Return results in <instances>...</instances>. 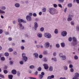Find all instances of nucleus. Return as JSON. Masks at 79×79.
<instances>
[{
	"mask_svg": "<svg viewBox=\"0 0 79 79\" xmlns=\"http://www.w3.org/2000/svg\"><path fill=\"white\" fill-rule=\"evenodd\" d=\"M48 11L50 14H51L52 15H54V14L55 13L56 9L53 7H52L49 8Z\"/></svg>",
	"mask_w": 79,
	"mask_h": 79,
	"instance_id": "1",
	"label": "nucleus"
},
{
	"mask_svg": "<svg viewBox=\"0 0 79 79\" xmlns=\"http://www.w3.org/2000/svg\"><path fill=\"white\" fill-rule=\"evenodd\" d=\"M59 56L62 60H65L66 59V56L63 55V54L62 53H59Z\"/></svg>",
	"mask_w": 79,
	"mask_h": 79,
	"instance_id": "2",
	"label": "nucleus"
},
{
	"mask_svg": "<svg viewBox=\"0 0 79 79\" xmlns=\"http://www.w3.org/2000/svg\"><path fill=\"white\" fill-rule=\"evenodd\" d=\"M44 35L45 37L48 39H50L52 37V35L50 33H45L44 34Z\"/></svg>",
	"mask_w": 79,
	"mask_h": 79,
	"instance_id": "3",
	"label": "nucleus"
},
{
	"mask_svg": "<svg viewBox=\"0 0 79 79\" xmlns=\"http://www.w3.org/2000/svg\"><path fill=\"white\" fill-rule=\"evenodd\" d=\"M73 15H69L68 18L67 19L68 21H72L73 19L72 18L73 17Z\"/></svg>",
	"mask_w": 79,
	"mask_h": 79,
	"instance_id": "4",
	"label": "nucleus"
},
{
	"mask_svg": "<svg viewBox=\"0 0 79 79\" xmlns=\"http://www.w3.org/2000/svg\"><path fill=\"white\" fill-rule=\"evenodd\" d=\"M66 35H67V32L66 31H63L61 32V35L62 37H65L66 36Z\"/></svg>",
	"mask_w": 79,
	"mask_h": 79,
	"instance_id": "5",
	"label": "nucleus"
},
{
	"mask_svg": "<svg viewBox=\"0 0 79 79\" xmlns=\"http://www.w3.org/2000/svg\"><path fill=\"white\" fill-rule=\"evenodd\" d=\"M18 22L20 23H26V22L22 19H18Z\"/></svg>",
	"mask_w": 79,
	"mask_h": 79,
	"instance_id": "6",
	"label": "nucleus"
},
{
	"mask_svg": "<svg viewBox=\"0 0 79 79\" xmlns=\"http://www.w3.org/2000/svg\"><path fill=\"white\" fill-rule=\"evenodd\" d=\"M27 20L28 21H32V18L29 15H27L26 17Z\"/></svg>",
	"mask_w": 79,
	"mask_h": 79,
	"instance_id": "7",
	"label": "nucleus"
},
{
	"mask_svg": "<svg viewBox=\"0 0 79 79\" xmlns=\"http://www.w3.org/2000/svg\"><path fill=\"white\" fill-rule=\"evenodd\" d=\"M79 74L78 73H76L75 74V76L73 79H79Z\"/></svg>",
	"mask_w": 79,
	"mask_h": 79,
	"instance_id": "8",
	"label": "nucleus"
},
{
	"mask_svg": "<svg viewBox=\"0 0 79 79\" xmlns=\"http://www.w3.org/2000/svg\"><path fill=\"white\" fill-rule=\"evenodd\" d=\"M18 25L19 26V28L20 29H22V30L24 29V27L23 26V24L21 23H19Z\"/></svg>",
	"mask_w": 79,
	"mask_h": 79,
	"instance_id": "9",
	"label": "nucleus"
},
{
	"mask_svg": "<svg viewBox=\"0 0 79 79\" xmlns=\"http://www.w3.org/2000/svg\"><path fill=\"white\" fill-rule=\"evenodd\" d=\"M50 47V43L49 42H46L45 44V48H48Z\"/></svg>",
	"mask_w": 79,
	"mask_h": 79,
	"instance_id": "10",
	"label": "nucleus"
},
{
	"mask_svg": "<svg viewBox=\"0 0 79 79\" xmlns=\"http://www.w3.org/2000/svg\"><path fill=\"white\" fill-rule=\"evenodd\" d=\"M43 66L44 67V69L46 70L48 69V68H49L48 65L47 64H44Z\"/></svg>",
	"mask_w": 79,
	"mask_h": 79,
	"instance_id": "11",
	"label": "nucleus"
},
{
	"mask_svg": "<svg viewBox=\"0 0 79 79\" xmlns=\"http://www.w3.org/2000/svg\"><path fill=\"white\" fill-rule=\"evenodd\" d=\"M33 56L35 58H38L39 56V54L37 53H34L33 54Z\"/></svg>",
	"mask_w": 79,
	"mask_h": 79,
	"instance_id": "12",
	"label": "nucleus"
},
{
	"mask_svg": "<svg viewBox=\"0 0 79 79\" xmlns=\"http://www.w3.org/2000/svg\"><path fill=\"white\" fill-rule=\"evenodd\" d=\"M37 36L38 37H39V38H41L42 37V34L41 33H38L37 34Z\"/></svg>",
	"mask_w": 79,
	"mask_h": 79,
	"instance_id": "13",
	"label": "nucleus"
},
{
	"mask_svg": "<svg viewBox=\"0 0 79 79\" xmlns=\"http://www.w3.org/2000/svg\"><path fill=\"white\" fill-rule=\"evenodd\" d=\"M55 77V76L54 75H52L51 76H49L47 77V79H53Z\"/></svg>",
	"mask_w": 79,
	"mask_h": 79,
	"instance_id": "14",
	"label": "nucleus"
},
{
	"mask_svg": "<svg viewBox=\"0 0 79 79\" xmlns=\"http://www.w3.org/2000/svg\"><path fill=\"white\" fill-rule=\"evenodd\" d=\"M17 73L16 70L15 69H13L11 71V73L13 74H16Z\"/></svg>",
	"mask_w": 79,
	"mask_h": 79,
	"instance_id": "15",
	"label": "nucleus"
},
{
	"mask_svg": "<svg viewBox=\"0 0 79 79\" xmlns=\"http://www.w3.org/2000/svg\"><path fill=\"white\" fill-rule=\"evenodd\" d=\"M15 6L16 8H19L20 6V4L19 3H16L15 4Z\"/></svg>",
	"mask_w": 79,
	"mask_h": 79,
	"instance_id": "16",
	"label": "nucleus"
},
{
	"mask_svg": "<svg viewBox=\"0 0 79 79\" xmlns=\"http://www.w3.org/2000/svg\"><path fill=\"white\" fill-rule=\"evenodd\" d=\"M62 48H64L65 47V43L64 42L61 43L60 44Z\"/></svg>",
	"mask_w": 79,
	"mask_h": 79,
	"instance_id": "17",
	"label": "nucleus"
},
{
	"mask_svg": "<svg viewBox=\"0 0 79 79\" xmlns=\"http://www.w3.org/2000/svg\"><path fill=\"white\" fill-rule=\"evenodd\" d=\"M72 40L73 42H77V39L74 37H73Z\"/></svg>",
	"mask_w": 79,
	"mask_h": 79,
	"instance_id": "18",
	"label": "nucleus"
},
{
	"mask_svg": "<svg viewBox=\"0 0 79 79\" xmlns=\"http://www.w3.org/2000/svg\"><path fill=\"white\" fill-rule=\"evenodd\" d=\"M67 6L69 8H71L73 6V4H72V3H69L67 5Z\"/></svg>",
	"mask_w": 79,
	"mask_h": 79,
	"instance_id": "19",
	"label": "nucleus"
},
{
	"mask_svg": "<svg viewBox=\"0 0 79 79\" xmlns=\"http://www.w3.org/2000/svg\"><path fill=\"white\" fill-rule=\"evenodd\" d=\"M13 76L12 75H8V77L9 79H13Z\"/></svg>",
	"mask_w": 79,
	"mask_h": 79,
	"instance_id": "20",
	"label": "nucleus"
},
{
	"mask_svg": "<svg viewBox=\"0 0 79 79\" xmlns=\"http://www.w3.org/2000/svg\"><path fill=\"white\" fill-rule=\"evenodd\" d=\"M6 6H2L1 7V9L2 10H6Z\"/></svg>",
	"mask_w": 79,
	"mask_h": 79,
	"instance_id": "21",
	"label": "nucleus"
},
{
	"mask_svg": "<svg viewBox=\"0 0 79 79\" xmlns=\"http://www.w3.org/2000/svg\"><path fill=\"white\" fill-rule=\"evenodd\" d=\"M34 24L35 27V28H37V27H38V24H37V23L35 22Z\"/></svg>",
	"mask_w": 79,
	"mask_h": 79,
	"instance_id": "22",
	"label": "nucleus"
},
{
	"mask_svg": "<svg viewBox=\"0 0 79 79\" xmlns=\"http://www.w3.org/2000/svg\"><path fill=\"white\" fill-rule=\"evenodd\" d=\"M23 58V60H24L25 62L27 61V57L25 56V57H24Z\"/></svg>",
	"mask_w": 79,
	"mask_h": 79,
	"instance_id": "23",
	"label": "nucleus"
},
{
	"mask_svg": "<svg viewBox=\"0 0 79 79\" xmlns=\"http://www.w3.org/2000/svg\"><path fill=\"white\" fill-rule=\"evenodd\" d=\"M43 61H44V62H47L48 59L47 58H46V57H44L43 58Z\"/></svg>",
	"mask_w": 79,
	"mask_h": 79,
	"instance_id": "24",
	"label": "nucleus"
},
{
	"mask_svg": "<svg viewBox=\"0 0 79 79\" xmlns=\"http://www.w3.org/2000/svg\"><path fill=\"white\" fill-rule=\"evenodd\" d=\"M54 33L56 34H57L58 33V29H55L54 31Z\"/></svg>",
	"mask_w": 79,
	"mask_h": 79,
	"instance_id": "25",
	"label": "nucleus"
},
{
	"mask_svg": "<svg viewBox=\"0 0 79 79\" xmlns=\"http://www.w3.org/2000/svg\"><path fill=\"white\" fill-rule=\"evenodd\" d=\"M9 53L8 52H5L4 53V55L5 56H9Z\"/></svg>",
	"mask_w": 79,
	"mask_h": 79,
	"instance_id": "26",
	"label": "nucleus"
},
{
	"mask_svg": "<svg viewBox=\"0 0 79 79\" xmlns=\"http://www.w3.org/2000/svg\"><path fill=\"white\" fill-rule=\"evenodd\" d=\"M49 70L50 71H53V67L52 66H50L49 68Z\"/></svg>",
	"mask_w": 79,
	"mask_h": 79,
	"instance_id": "27",
	"label": "nucleus"
},
{
	"mask_svg": "<svg viewBox=\"0 0 79 79\" xmlns=\"http://www.w3.org/2000/svg\"><path fill=\"white\" fill-rule=\"evenodd\" d=\"M29 68H30V69H34V68H35V67L34 66V65H31L30 66Z\"/></svg>",
	"mask_w": 79,
	"mask_h": 79,
	"instance_id": "28",
	"label": "nucleus"
},
{
	"mask_svg": "<svg viewBox=\"0 0 79 79\" xmlns=\"http://www.w3.org/2000/svg\"><path fill=\"white\" fill-rule=\"evenodd\" d=\"M43 53L44 55H47L48 54V52L47 51H44L43 52Z\"/></svg>",
	"mask_w": 79,
	"mask_h": 79,
	"instance_id": "29",
	"label": "nucleus"
},
{
	"mask_svg": "<svg viewBox=\"0 0 79 79\" xmlns=\"http://www.w3.org/2000/svg\"><path fill=\"white\" fill-rule=\"evenodd\" d=\"M64 70H67L68 69V67L66 65L64 66Z\"/></svg>",
	"mask_w": 79,
	"mask_h": 79,
	"instance_id": "30",
	"label": "nucleus"
},
{
	"mask_svg": "<svg viewBox=\"0 0 79 79\" xmlns=\"http://www.w3.org/2000/svg\"><path fill=\"white\" fill-rule=\"evenodd\" d=\"M52 60L54 61H56V57L52 58Z\"/></svg>",
	"mask_w": 79,
	"mask_h": 79,
	"instance_id": "31",
	"label": "nucleus"
},
{
	"mask_svg": "<svg viewBox=\"0 0 79 79\" xmlns=\"http://www.w3.org/2000/svg\"><path fill=\"white\" fill-rule=\"evenodd\" d=\"M0 13H2V14L5 13V12L3 10H2L1 9H0Z\"/></svg>",
	"mask_w": 79,
	"mask_h": 79,
	"instance_id": "32",
	"label": "nucleus"
},
{
	"mask_svg": "<svg viewBox=\"0 0 79 79\" xmlns=\"http://www.w3.org/2000/svg\"><path fill=\"white\" fill-rule=\"evenodd\" d=\"M40 31L41 32H43L44 31V28L43 27L40 28Z\"/></svg>",
	"mask_w": 79,
	"mask_h": 79,
	"instance_id": "33",
	"label": "nucleus"
},
{
	"mask_svg": "<svg viewBox=\"0 0 79 79\" xmlns=\"http://www.w3.org/2000/svg\"><path fill=\"white\" fill-rule=\"evenodd\" d=\"M9 50L10 52H12L13 51V48H10L9 49Z\"/></svg>",
	"mask_w": 79,
	"mask_h": 79,
	"instance_id": "34",
	"label": "nucleus"
},
{
	"mask_svg": "<svg viewBox=\"0 0 79 79\" xmlns=\"http://www.w3.org/2000/svg\"><path fill=\"white\" fill-rule=\"evenodd\" d=\"M21 75V73H20V72L18 71L17 72V75L18 76H20Z\"/></svg>",
	"mask_w": 79,
	"mask_h": 79,
	"instance_id": "35",
	"label": "nucleus"
},
{
	"mask_svg": "<svg viewBox=\"0 0 79 79\" xmlns=\"http://www.w3.org/2000/svg\"><path fill=\"white\" fill-rule=\"evenodd\" d=\"M59 3H63L64 2V0H57Z\"/></svg>",
	"mask_w": 79,
	"mask_h": 79,
	"instance_id": "36",
	"label": "nucleus"
},
{
	"mask_svg": "<svg viewBox=\"0 0 79 79\" xmlns=\"http://www.w3.org/2000/svg\"><path fill=\"white\" fill-rule=\"evenodd\" d=\"M19 63L20 64H24V62L23 60H21L19 62Z\"/></svg>",
	"mask_w": 79,
	"mask_h": 79,
	"instance_id": "37",
	"label": "nucleus"
},
{
	"mask_svg": "<svg viewBox=\"0 0 79 79\" xmlns=\"http://www.w3.org/2000/svg\"><path fill=\"white\" fill-rule=\"evenodd\" d=\"M53 6L54 8H56V7H57V6H58V5H57V4H53Z\"/></svg>",
	"mask_w": 79,
	"mask_h": 79,
	"instance_id": "38",
	"label": "nucleus"
},
{
	"mask_svg": "<svg viewBox=\"0 0 79 79\" xmlns=\"http://www.w3.org/2000/svg\"><path fill=\"white\" fill-rule=\"evenodd\" d=\"M57 55L56 52H53V56H56Z\"/></svg>",
	"mask_w": 79,
	"mask_h": 79,
	"instance_id": "39",
	"label": "nucleus"
},
{
	"mask_svg": "<svg viewBox=\"0 0 79 79\" xmlns=\"http://www.w3.org/2000/svg\"><path fill=\"white\" fill-rule=\"evenodd\" d=\"M22 56L23 58L25 57V56H26V54H25V53H23L22 54Z\"/></svg>",
	"mask_w": 79,
	"mask_h": 79,
	"instance_id": "40",
	"label": "nucleus"
},
{
	"mask_svg": "<svg viewBox=\"0 0 79 79\" xmlns=\"http://www.w3.org/2000/svg\"><path fill=\"white\" fill-rule=\"evenodd\" d=\"M68 40L69 42H71L72 41V38L71 37H69Z\"/></svg>",
	"mask_w": 79,
	"mask_h": 79,
	"instance_id": "41",
	"label": "nucleus"
},
{
	"mask_svg": "<svg viewBox=\"0 0 79 79\" xmlns=\"http://www.w3.org/2000/svg\"><path fill=\"white\" fill-rule=\"evenodd\" d=\"M70 24L72 26H74V22L73 21H72L71 22Z\"/></svg>",
	"mask_w": 79,
	"mask_h": 79,
	"instance_id": "42",
	"label": "nucleus"
},
{
	"mask_svg": "<svg viewBox=\"0 0 79 79\" xmlns=\"http://www.w3.org/2000/svg\"><path fill=\"white\" fill-rule=\"evenodd\" d=\"M39 77H40V79H42L44 76H43V75H42L41 74H40L39 75Z\"/></svg>",
	"mask_w": 79,
	"mask_h": 79,
	"instance_id": "43",
	"label": "nucleus"
},
{
	"mask_svg": "<svg viewBox=\"0 0 79 79\" xmlns=\"http://www.w3.org/2000/svg\"><path fill=\"white\" fill-rule=\"evenodd\" d=\"M41 70H42V68H41V67H39L38 68V71H40Z\"/></svg>",
	"mask_w": 79,
	"mask_h": 79,
	"instance_id": "44",
	"label": "nucleus"
},
{
	"mask_svg": "<svg viewBox=\"0 0 79 79\" xmlns=\"http://www.w3.org/2000/svg\"><path fill=\"white\" fill-rule=\"evenodd\" d=\"M9 64L10 65H12L13 64V62L10 61L9 62Z\"/></svg>",
	"mask_w": 79,
	"mask_h": 79,
	"instance_id": "45",
	"label": "nucleus"
},
{
	"mask_svg": "<svg viewBox=\"0 0 79 79\" xmlns=\"http://www.w3.org/2000/svg\"><path fill=\"white\" fill-rule=\"evenodd\" d=\"M76 29L78 31H79V26L76 27Z\"/></svg>",
	"mask_w": 79,
	"mask_h": 79,
	"instance_id": "46",
	"label": "nucleus"
},
{
	"mask_svg": "<svg viewBox=\"0 0 79 79\" xmlns=\"http://www.w3.org/2000/svg\"><path fill=\"white\" fill-rule=\"evenodd\" d=\"M1 60L2 61H5V58L4 57H2L1 58Z\"/></svg>",
	"mask_w": 79,
	"mask_h": 79,
	"instance_id": "47",
	"label": "nucleus"
},
{
	"mask_svg": "<svg viewBox=\"0 0 79 79\" xmlns=\"http://www.w3.org/2000/svg\"><path fill=\"white\" fill-rule=\"evenodd\" d=\"M74 58L75 59V60H77V59H78V57L77 56L75 55L74 56Z\"/></svg>",
	"mask_w": 79,
	"mask_h": 79,
	"instance_id": "48",
	"label": "nucleus"
},
{
	"mask_svg": "<svg viewBox=\"0 0 79 79\" xmlns=\"http://www.w3.org/2000/svg\"><path fill=\"white\" fill-rule=\"evenodd\" d=\"M0 77H2V78H5V77H4V76L1 74H0Z\"/></svg>",
	"mask_w": 79,
	"mask_h": 79,
	"instance_id": "49",
	"label": "nucleus"
},
{
	"mask_svg": "<svg viewBox=\"0 0 79 79\" xmlns=\"http://www.w3.org/2000/svg\"><path fill=\"white\" fill-rule=\"evenodd\" d=\"M46 11V8H44L43 9V12H45Z\"/></svg>",
	"mask_w": 79,
	"mask_h": 79,
	"instance_id": "50",
	"label": "nucleus"
},
{
	"mask_svg": "<svg viewBox=\"0 0 79 79\" xmlns=\"http://www.w3.org/2000/svg\"><path fill=\"white\" fill-rule=\"evenodd\" d=\"M4 74H7L8 73V71L6 70H4Z\"/></svg>",
	"mask_w": 79,
	"mask_h": 79,
	"instance_id": "51",
	"label": "nucleus"
},
{
	"mask_svg": "<svg viewBox=\"0 0 79 79\" xmlns=\"http://www.w3.org/2000/svg\"><path fill=\"white\" fill-rule=\"evenodd\" d=\"M33 16L34 17H36L37 16V14L36 13H34L33 14Z\"/></svg>",
	"mask_w": 79,
	"mask_h": 79,
	"instance_id": "52",
	"label": "nucleus"
},
{
	"mask_svg": "<svg viewBox=\"0 0 79 79\" xmlns=\"http://www.w3.org/2000/svg\"><path fill=\"white\" fill-rule=\"evenodd\" d=\"M56 46L57 48H59L60 47V44H56Z\"/></svg>",
	"mask_w": 79,
	"mask_h": 79,
	"instance_id": "53",
	"label": "nucleus"
},
{
	"mask_svg": "<svg viewBox=\"0 0 79 79\" xmlns=\"http://www.w3.org/2000/svg\"><path fill=\"white\" fill-rule=\"evenodd\" d=\"M25 48L24 47V46H21V49L22 50H24Z\"/></svg>",
	"mask_w": 79,
	"mask_h": 79,
	"instance_id": "54",
	"label": "nucleus"
},
{
	"mask_svg": "<svg viewBox=\"0 0 79 79\" xmlns=\"http://www.w3.org/2000/svg\"><path fill=\"white\" fill-rule=\"evenodd\" d=\"M70 72L71 73H73L74 72V69L72 68L70 69Z\"/></svg>",
	"mask_w": 79,
	"mask_h": 79,
	"instance_id": "55",
	"label": "nucleus"
},
{
	"mask_svg": "<svg viewBox=\"0 0 79 79\" xmlns=\"http://www.w3.org/2000/svg\"><path fill=\"white\" fill-rule=\"evenodd\" d=\"M66 11H67V8H66L64 10V13H66Z\"/></svg>",
	"mask_w": 79,
	"mask_h": 79,
	"instance_id": "56",
	"label": "nucleus"
},
{
	"mask_svg": "<svg viewBox=\"0 0 79 79\" xmlns=\"http://www.w3.org/2000/svg\"><path fill=\"white\" fill-rule=\"evenodd\" d=\"M58 6L59 7H60V8H63V6L61 4H58Z\"/></svg>",
	"mask_w": 79,
	"mask_h": 79,
	"instance_id": "57",
	"label": "nucleus"
},
{
	"mask_svg": "<svg viewBox=\"0 0 79 79\" xmlns=\"http://www.w3.org/2000/svg\"><path fill=\"white\" fill-rule=\"evenodd\" d=\"M43 57V56L42 55H40L39 56V58H42V57Z\"/></svg>",
	"mask_w": 79,
	"mask_h": 79,
	"instance_id": "58",
	"label": "nucleus"
},
{
	"mask_svg": "<svg viewBox=\"0 0 79 79\" xmlns=\"http://www.w3.org/2000/svg\"><path fill=\"white\" fill-rule=\"evenodd\" d=\"M29 78L30 79H36V78L34 77H29Z\"/></svg>",
	"mask_w": 79,
	"mask_h": 79,
	"instance_id": "59",
	"label": "nucleus"
},
{
	"mask_svg": "<svg viewBox=\"0 0 79 79\" xmlns=\"http://www.w3.org/2000/svg\"><path fill=\"white\" fill-rule=\"evenodd\" d=\"M29 15L30 16H32V13H29Z\"/></svg>",
	"mask_w": 79,
	"mask_h": 79,
	"instance_id": "60",
	"label": "nucleus"
},
{
	"mask_svg": "<svg viewBox=\"0 0 79 79\" xmlns=\"http://www.w3.org/2000/svg\"><path fill=\"white\" fill-rule=\"evenodd\" d=\"M13 53L14 55H17V52L15 51L13 52Z\"/></svg>",
	"mask_w": 79,
	"mask_h": 79,
	"instance_id": "61",
	"label": "nucleus"
},
{
	"mask_svg": "<svg viewBox=\"0 0 79 79\" xmlns=\"http://www.w3.org/2000/svg\"><path fill=\"white\" fill-rule=\"evenodd\" d=\"M21 42L22 43H25L26 41L24 40H21Z\"/></svg>",
	"mask_w": 79,
	"mask_h": 79,
	"instance_id": "62",
	"label": "nucleus"
},
{
	"mask_svg": "<svg viewBox=\"0 0 79 79\" xmlns=\"http://www.w3.org/2000/svg\"><path fill=\"white\" fill-rule=\"evenodd\" d=\"M60 79H66L65 77H60Z\"/></svg>",
	"mask_w": 79,
	"mask_h": 79,
	"instance_id": "63",
	"label": "nucleus"
},
{
	"mask_svg": "<svg viewBox=\"0 0 79 79\" xmlns=\"http://www.w3.org/2000/svg\"><path fill=\"white\" fill-rule=\"evenodd\" d=\"M69 67L70 68H72L73 67V66L72 64H70L69 65Z\"/></svg>",
	"mask_w": 79,
	"mask_h": 79,
	"instance_id": "64",
	"label": "nucleus"
}]
</instances>
